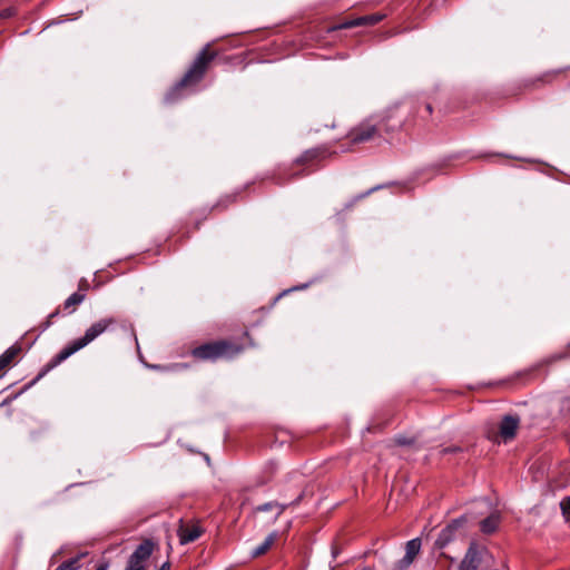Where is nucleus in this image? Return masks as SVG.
I'll return each instance as SVG.
<instances>
[{
    "instance_id": "f257e3e1",
    "label": "nucleus",
    "mask_w": 570,
    "mask_h": 570,
    "mask_svg": "<svg viewBox=\"0 0 570 570\" xmlns=\"http://www.w3.org/2000/svg\"><path fill=\"white\" fill-rule=\"evenodd\" d=\"M117 324V320L115 317H104L92 323L85 332V334L76 340L67 343L59 353H57L37 374V376L27 383L18 393L14 395L6 397L0 406L8 405L19 395L28 391L31 386H33L37 382H39L42 377H45L51 370L57 367L63 361L69 358L71 355L86 347L88 344L94 342L97 337L107 332L110 327Z\"/></svg>"
},
{
    "instance_id": "f03ea898",
    "label": "nucleus",
    "mask_w": 570,
    "mask_h": 570,
    "mask_svg": "<svg viewBox=\"0 0 570 570\" xmlns=\"http://www.w3.org/2000/svg\"><path fill=\"white\" fill-rule=\"evenodd\" d=\"M217 57V50L213 49L212 43H206L195 56L183 77L167 90L164 104L174 105L195 92Z\"/></svg>"
},
{
    "instance_id": "7ed1b4c3",
    "label": "nucleus",
    "mask_w": 570,
    "mask_h": 570,
    "mask_svg": "<svg viewBox=\"0 0 570 570\" xmlns=\"http://www.w3.org/2000/svg\"><path fill=\"white\" fill-rule=\"evenodd\" d=\"M250 343L220 338L205 342L190 350V355L199 362L232 361L239 356Z\"/></svg>"
},
{
    "instance_id": "20e7f679",
    "label": "nucleus",
    "mask_w": 570,
    "mask_h": 570,
    "mask_svg": "<svg viewBox=\"0 0 570 570\" xmlns=\"http://www.w3.org/2000/svg\"><path fill=\"white\" fill-rule=\"evenodd\" d=\"M412 110H414V106L407 105L406 100L387 107L380 120L376 121L381 127V134L393 136L401 131H409L411 128L415 127Z\"/></svg>"
},
{
    "instance_id": "39448f33",
    "label": "nucleus",
    "mask_w": 570,
    "mask_h": 570,
    "mask_svg": "<svg viewBox=\"0 0 570 570\" xmlns=\"http://www.w3.org/2000/svg\"><path fill=\"white\" fill-rule=\"evenodd\" d=\"M335 154L336 151H331L330 148L324 145L304 150L292 163V167H302L299 171L291 175L292 178L306 176L316 171L320 168L321 161Z\"/></svg>"
},
{
    "instance_id": "423d86ee",
    "label": "nucleus",
    "mask_w": 570,
    "mask_h": 570,
    "mask_svg": "<svg viewBox=\"0 0 570 570\" xmlns=\"http://www.w3.org/2000/svg\"><path fill=\"white\" fill-rule=\"evenodd\" d=\"M383 138L381 127L373 118L365 119L350 129L346 135L351 146L374 141Z\"/></svg>"
},
{
    "instance_id": "0eeeda50",
    "label": "nucleus",
    "mask_w": 570,
    "mask_h": 570,
    "mask_svg": "<svg viewBox=\"0 0 570 570\" xmlns=\"http://www.w3.org/2000/svg\"><path fill=\"white\" fill-rule=\"evenodd\" d=\"M86 294L80 292L72 293L69 297H67L62 304V306L57 307L53 312H51L47 318L41 322L38 326L40 333L46 332L52 324L56 317L62 315H71L73 314L79 305L85 301Z\"/></svg>"
},
{
    "instance_id": "6e6552de",
    "label": "nucleus",
    "mask_w": 570,
    "mask_h": 570,
    "mask_svg": "<svg viewBox=\"0 0 570 570\" xmlns=\"http://www.w3.org/2000/svg\"><path fill=\"white\" fill-rule=\"evenodd\" d=\"M155 543L146 539L130 554L125 570H147L146 563L154 552Z\"/></svg>"
},
{
    "instance_id": "1a4fd4ad",
    "label": "nucleus",
    "mask_w": 570,
    "mask_h": 570,
    "mask_svg": "<svg viewBox=\"0 0 570 570\" xmlns=\"http://www.w3.org/2000/svg\"><path fill=\"white\" fill-rule=\"evenodd\" d=\"M246 187L238 188L232 193L224 194L217 199V202L212 207L202 208L198 214L199 219H197L195 223V229L199 228L200 220L206 219L207 215L210 214L212 212H214V210L224 212L229 206L236 204L238 202L240 194L243 193V190Z\"/></svg>"
},
{
    "instance_id": "9d476101",
    "label": "nucleus",
    "mask_w": 570,
    "mask_h": 570,
    "mask_svg": "<svg viewBox=\"0 0 570 570\" xmlns=\"http://www.w3.org/2000/svg\"><path fill=\"white\" fill-rule=\"evenodd\" d=\"M386 14L384 13H372L366 16H361L354 19H346L337 24H333L327 28V32H334L342 29H351L356 27H365V26H374L379 22H381Z\"/></svg>"
},
{
    "instance_id": "9b49d317",
    "label": "nucleus",
    "mask_w": 570,
    "mask_h": 570,
    "mask_svg": "<svg viewBox=\"0 0 570 570\" xmlns=\"http://www.w3.org/2000/svg\"><path fill=\"white\" fill-rule=\"evenodd\" d=\"M466 522L468 518L465 514L453 519L449 524H446L445 528L440 531L434 543L435 548L441 550L451 543L455 539L458 531L462 529Z\"/></svg>"
},
{
    "instance_id": "f8f14e48",
    "label": "nucleus",
    "mask_w": 570,
    "mask_h": 570,
    "mask_svg": "<svg viewBox=\"0 0 570 570\" xmlns=\"http://www.w3.org/2000/svg\"><path fill=\"white\" fill-rule=\"evenodd\" d=\"M520 426V417L517 414H505L499 423V435L507 443L512 441Z\"/></svg>"
},
{
    "instance_id": "ddd939ff",
    "label": "nucleus",
    "mask_w": 570,
    "mask_h": 570,
    "mask_svg": "<svg viewBox=\"0 0 570 570\" xmlns=\"http://www.w3.org/2000/svg\"><path fill=\"white\" fill-rule=\"evenodd\" d=\"M483 552H487V550L480 549L475 542H471L459 566V570H478Z\"/></svg>"
},
{
    "instance_id": "4468645a",
    "label": "nucleus",
    "mask_w": 570,
    "mask_h": 570,
    "mask_svg": "<svg viewBox=\"0 0 570 570\" xmlns=\"http://www.w3.org/2000/svg\"><path fill=\"white\" fill-rule=\"evenodd\" d=\"M406 104L410 106H414V110H412V118L415 120V126L417 124L425 125L433 114V106L429 101L423 100H406Z\"/></svg>"
},
{
    "instance_id": "2eb2a0df",
    "label": "nucleus",
    "mask_w": 570,
    "mask_h": 570,
    "mask_svg": "<svg viewBox=\"0 0 570 570\" xmlns=\"http://www.w3.org/2000/svg\"><path fill=\"white\" fill-rule=\"evenodd\" d=\"M203 532L204 530L197 524L181 523L177 530L179 543L184 546L194 542L202 535Z\"/></svg>"
},
{
    "instance_id": "dca6fc26",
    "label": "nucleus",
    "mask_w": 570,
    "mask_h": 570,
    "mask_svg": "<svg viewBox=\"0 0 570 570\" xmlns=\"http://www.w3.org/2000/svg\"><path fill=\"white\" fill-rule=\"evenodd\" d=\"M500 522L501 513L494 511L480 522V530L484 534H492L498 530Z\"/></svg>"
},
{
    "instance_id": "f3484780",
    "label": "nucleus",
    "mask_w": 570,
    "mask_h": 570,
    "mask_svg": "<svg viewBox=\"0 0 570 570\" xmlns=\"http://www.w3.org/2000/svg\"><path fill=\"white\" fill-rule=\"evenodd\" d=\"M20 351L21 347L18 344H13L0 355V379L3 376L4 370L11 364Z\"/></svg>"
},
{
    "instance_id": "a211bd4d",
    "label": "nucleus",
    "mask_w": 570,
    "mask_h": 570,
    "mask_svg": "<svg viewBox=\"0 0 570 570\" xmlns=\"http://www.w3.org/2000/svg\"><path fill=\"white\" fill-rule=\"evenodd\" d=\"M420 550H421V539L420 538H414V539L407 541L406 547H405V556L403 558V562L405 564L412 563V561L414 560L416 554L420 552Z\"/></svg>"
},
{
    "instance_id": "6ab92c4d",
    "label": "nucleus",
    "mask_w": 570,
    "mask_h": 570,
    "mask_svg": "<svg viewBox=\"0 0 570 570\" xmlns=\"http://www.w3.org/2000/svg\"><path fill=\"white\" fill-rule=\"evenodd\" d=\"M276 538H277V532L276 531L271 532L259 546H257L255 549L252 550V552H250L252 558H257V557L265 554L271 549V547L275 542Z\"/></svg>"
},
{
    "instance_id": "aec40b11",
    "label": "nucleus",
    "mask_w": 570,
    "mask_h": 570,
    "mask_svg": "<svg viewBox=\"0 0 570 570\" xmlns=\"http://www.w3.org/2000/svg\"><path fill=\"white\" fill-rule=\"evenodd\" d=\"M552 78H553V75L550 72H547V73H543V75H540L537 77L528 78L523 81V87L524 88H538L542 85L550 82Z\"/></svg>"
},
{
    "instance_id": "412c9836",
    "label": "nucleus",
    "mask_w": 570,
    "mask_h": 570,
    "mask_svg": "<svg viewBox=\"0 0 570 570\" xmlns=\"http://www.w3.org/2000/svg\"><path fill=\"white\" fill-rule=\"evenodd\" d=\"M148 366L155 371L177 372V371L187 368L188 364H186V363H174V364H169V365L153 364V365H148Z\"/></svg>"
},
{
    "instance_id": "4be33fe9",
    "label": "nucleus",
    "mask_w": 570,
    "mask_h": 570,
    "mask_svg": "<svg viewBox=\"0 0 570 570\" xmlns=\"http://www.w3.org/2000/svg\"><path fill=\"white\" fill-rule=\"evenodd\" d=\"M79 559H80V557H75V558L63 561L60 564V570H79L80 569Z\"/></svg>"
},
{
    "instance_id": "5701e85b",
    "label": "nucleus",
    "mask_w": 570,
    "mask_h": 570,
    "mask_svg": "<svg viewBox=\"0 0 570 570\" xmlns=\"http://www.w3.org/2000/svg\"><path fill=\"white\" fill-rule=\"evenodd\" d=\"M308 287V284H302V285H298V286H293L291 288H287V289H284L283 292H281L276 297H274L273 302H272V307L285 295H287L288 293L291 292H294V291H301V289H305Z\"/></svg>"
},
{
    "instance_id": "b1692460",
    "label": "nucleus",
    "mask_w": 570,
    "mask_h": 570,
    "mask_svg": "<svg viewBox=\"0 0 570 570\" xmlns=\"http://www.w3.org/2000/svg\"><path fill=\"white\" fill-rule=\"evenodd\" d=\"M289 507H292L289 502L288 503H279V502L275 501L274 508H275L276 512H275L273 522H276L278 520V518L284 513V511Z\"/></svg>"
},
{
    "instance_id": "393cba45",
    "label": "nucleus",
    "mask_w": 570,
    "mask_h": 570,
    "mask_svg": "<svg viewBox=\"0 0 570 570\" xmlns=\"http://www.w3.org/2000/svg\"><path fill=\"white\" fill-rule=\"evenodd\" d=\"M394 442H395V444H397L400 446H410V445H413L415 443V439L414 438H407V436H404V435H397L394 439Z\"/></svg>"
},
{
    "instance_id": "a878e982",
    "label": "nucleus",
    "mask_w": 570,
    "mask_h": 570,
    "mask_svg": "<svg viewBox=\"0 0 570 570\" xmlns=\"http://www.w3.org/2000/svg\"><path fill=\"white\" fill-rule=\"evenodd\" d=\"M274 505H275V501L265 502L263 504L255 507L253 509V513L256 514V513H261V512H267L271 510H275Z\"/></svg>"
},
{
    "instance_id": "bb28decb",
    "label": "nucleus",
    "mask_w": 570,
    "mask_h": 570,
    "mask_svg": "<svg viewBox=\"0 0 570 570\" xmlns=\"http://www.w3.org/2000/svg\"><path fill=\"white\" fill-rule=\"evenodd\" d=\"M379 188H380V186L373 187V188L368 189L367 191H365V193H363V194H361V195L356 196L353 200H351L350 203H347V204L345 205V208H346V209L352 208V207H353V205L355 204V202H357V200H360V199H362V198L366 197V196H367V195H370L372 191H374V190H376V189H379Z\"/></svg>"
},
{
    "instance_id": "cd10ccee",
    "label": "nucleus",
    "mask_w": 570,
    "mask_h": 570,
    "mask_svg": "<svg viewBox=\"0 0 570 570\" xmlns=\"http://www.w3.org/2000/svg\"><path fill=\"white\" fill-rule=\"evenodd\" d=\"M459 452H462V448L459 445L444 446L440 450L441 455L456 454Z\"/></svg>"
},
{
    "instance_id": "c85d7f7f",
    "label": "nucleus",
    "mask_w": 570,
    "mask_h": 570,
    "mask_svg": "<svg viewBox=\"0 0 570 570\" xmlns=\"http://www.w3.org/2000/svg\"><path fill=\"white\" fill-rule=\"evenodd\" d=\"M305 497H306V490H302L299 492V494L293 501L289 502L291 505L297 507L304 500Z\"/></svg>"
},
{
    "instance_id": "c756f323",
    "label": "nucleus",
    "mask_w": 570,
    "mask_h": 570,
    "mask_svg": "<svg viewBox=\"0 0 570 570\" xmlns=\"http://www.w3.org/2000/svg\"><path fill=\"white\" fill-rule=\"evenodd\" d=\"M89 288V283L86 278H81L79 281V284H78V291L77 292H80V293H85L87 292V289Z\"/></svg>"
},
{
    "instance_id": "7c9ffc66",
    "label": "nucleus",
    "mask_w": 570,
    "mask_h": 570,
    "mask_svg": "<svg viewBox=\"0 0 570 570\" xmlns=\"http://www.w3.org/2000/svg\"><path fill=\"white\" fill-rule=\"evenodd\" d=\"M563 513L570 514V497L561 502Z\"/></svg>"
},
{
    "instance_id": "2f4dec72",
    "label": "nucleus",
    "mask_w": 570,
    "mask_h": 570,
    "mask_svg": "<svg viewBox=\"0 0 570 570\" xmlns=\"http://www.w3.org/2000/svg\"><path fill=\"white\" fill-rule=\"evenodd\" d=\"M266 469L271 472V475H273L277 470V464L275 462H268L266 465Z\"/></svg>"
},
{
    "instance_id": "473e14b6",
    "label": "nucleus",
    "mask_w": 570,
    "mask_h": 570,
    "mask_svg": "<svg viewBox=\"0 0 570 570\" xmlns=\"http://www.w3.org/2000/svg\"><path fill=\"white\" fill-rule=\"evenodd\" d=\"M128 326H129V330H130V332H131V335H132V337H134L135 343L138 345V338H137V335H136V333H135L134 325H132L131 323H129V324H128Z\"/></svg>"
},
{
    "instance_id": "72a5a7b5",
    "label": "nucleus",
    "mask_w": 570,
    "mask_h": 570,
    "mask_svg": "<svg viewBox=\"0 0 570 570\" xmlns=\"http://www.w3.org/2000/svg\"><path fill=\"white\" fill-rule=\"evenodd\" d=\"M108 567L109 564L107 562H101L95 570H108Z\"/></svg>"
},
{
    "instance_id": "f704fd0d",
    "label": "nucleus",
    "mask_w": 570,
    "mask_h": 570,
    "mask_svg": "<svg viewBox=\"0 0 570 570\" xmlns=\"http://www.w3.org/2000/svg\"><path fill=\"white\" fill-rule=\"evenodd\" d=\"M108 567L109 564L107 562H101L95 570H108Z\"/></svg>"
},
{
    "instance_id": "c9c22d12",
    "label": "nucleus",
    "mask_w": 570,
    "mask_h": 570,
    "mask_svg": "<svg viewBox=\"0 0 570 570\" xmlns=\"http://www.w3.org/2000/svg\"><path fill=\"white\" fill-rule=\"evenodd\" d=\"M11 16H12V11L10 9H7L3 12L0 13V17H2V18H8V17H11Z\"/></svg>"
},
{
    "instance_id": "e433bc0d",
    "label": "nucleus",
    "mask_w": 570,
    "mask_h": 570,
    "mask_svg": "<svg viewBox=\"0 0 570 570\" xmlns=\"http://www.w3.org/2000/svg\"><path fill=\"white\" fill-rule=\"evenodd\" d=\"M159 570H170V563L168 561L164 562Z\"/></svg>"
},
{
    "instance_id": "4c0bfd02",
    "label": "nucleus",
    "mask_w": 570,
    "mask_h": 570,
    "mask_svg": "<svg viewBox=\"0 0 570 570\" xmlns=\"http://www.w3.org/2000/svg\"><path fill=\"white\" fill-rule=\"evenodd\" d=\"M236 59H237V57H225V58H224V62H225V63H232V62H233L234 60H236Z\"/></svg>"
},
{
    "instance_id": "58836bf2",
    "label": "nucleus",
    "mask_w": 570,
    "mask_h": 570,
    "mask_svg": "<svg viewBox=\"0 0 570 570\" xmlns=\"http://www.w3.org/2000/svg\"><path fill=\"white\" fill-rule=\"evenodd\" d=\"M564 409L567 412H570V397L567 400Z\"/></svg>"
},
{
    "instance_id": "ea45409f",
    "label": "nucleus",
    "mask_w": 570,
    "mask_h": 570,
    "mask_svg": "<svg viewBox=\"0 0 570 570\" xmlns=\"http://www.w3.org/2000/svg\"><path fill=\"white\" fill-rule=\"evenodd\" d=\"M39 434H40V432H38V431H33V432H31V438H32V439H37V436H38Z\"/></svg>"
},
{
    "instance_id": "a19ab883",
    "label": "nucleus",
    "mask_w": 570,
    "mask_h": 570,
    "mask_svg": "<svg viewBox=\"0 0 570 570\" xmlns=\"http://www.w3.org/2000/svg\"><path fill=\"white\" fill-rule=\"evenodd\" d=\"M243 338H245V340H247V341H249V340H250L248 332H245V333L243 334Z\"/></svg>"
},
{
    "instance_id": "79ce46f5",
    "label": "nucleus",
    "mask_w": 570,
    "mask_h": 570,
    "mask_svg": "<svg viewBox=\"0 0 570 570\" xmlns=\"http://www.w3.org/2000/svg\"><path fill=\"white\" fill-rule=\"evenodd\" d=\"M363 570H373V569H371V568H364Z\"/></svg>"
}]
</instances>
